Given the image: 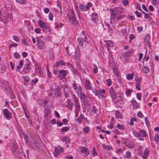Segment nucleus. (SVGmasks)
I'll return each mask as SVG.
<instances>
[{"instance_id": "nucleus-25", "label": "nucleus", "mask_w": 159, "mask_h": 159, "mask_svg": "<svg viewBox=\"0 0 159 159\" xmlns=\"http://www.w3.org/2000/svg\"><path fill=\"white\" fill-rule=\"evenodd\" d=\"M55 27L57 28H61L64 25V24L57 21L55 23Z\"/></svg>"}, {"instance_id": "nucleus-41", "label": "nucleus", "mask_w": 159, "mask_h": 159, "mask_svg": "<svg viewBox=\"0 0 159 159\" xmlns=\"http://www.w3.org/2000/svg\"><path fill=\"white\" fill-rule=\"evenodd\" d=\"M143 71L145 73H148L149 72V69L148 67H147L146 66H144L143 67Z\"/></svg>"}, {"instance_id": "nucleus-26", "label": "nucleus", "mask_w": 159, "mask_h": 159, "mask_svg": "<svg viewBox=\"0 0 159 159\" xmlns=\"http://www.w3.org/2000/svg\"><path fill=\"white\" fill-rule=\"evenodd\" d=\"M70 138L68 137H64L62 139V141L63 142H65L66 144L70 143Z\"/></svg>"}, {"instance_id": "nucleus-54", "label": "nucleus", "mask_w": 159, "mask_h": 159, "mask_svg": "<svg viewBox=\"0 0 159 159\" xmlns=\"http://www.w3.org/2000/svg\"><path fill=\"white\" fill-rule=\"evenodd\" d=\"M48 17L49 19L51 21H52L53 19V15L51 12H50L49 13V14L48 15Z\"/></svg>"}, {"instance_id": "nucleus-12", "label": "nucleus", "mask_w": 159, "mask_h": 159, "mask_svg": "<svg viewBox=\"0 0 159 159\" xmlns=\"http://www.w3.org/2000/svg\"><path fill=\"white\" fill-rule=\"evenodd\" d=\"M81 152L82 153H84L85 156H87L89 153L88 149L85 147H83L81 148Z\"/></svg>"}, {"instance_id": "nucleus-9", "label": "nucleus", "mask_w": 159, "mask_h": 159, "mask_svg": "<svg viewBox=\"0 0 159 159\" xmlns=\"http://www.w3.org/2000/svg\"><path fill=\"white\" fill-rule=\"evenodd\" d=\"M41 142L38 141L37 140H35L32 144V146L35 150H38L40 147Z\"/></svg>"}, {"instance_id": "nucleus-1", "label": "nucleus", "mask_w": 159, "mask_h": 159, "mask_svg": "<svg viewBox=\"0 0 159 159\" xmlns=\"http://www.w3.org/2000/svg\"><path fill=\"white\" fill-rule=\"evenodd\" d=\"M111 22L112 23H117L124 17L121 9L118 7H115L111 9Z\"/></svg>"}, {"instance_id": "nucleus-53", "label": "nucleus", "mask_w": 159, "mask_h": 159, "mask_svg": "<svg viewBox=\"0 0 159 159\" xmlns=\"http://www.w3.org/2000/svg\"><path fill=\"white\" fill-rule=\"evenodd\" d=\"M135 13L136 15L137 16L139 17H140L141 16V13L139 12L138 11L136 10Z\"/></svg>"}, {"instance_id": "nucleus-61", "label": "nucleus", "mask_w": 159, "mask_h": 159, "mask_svg": "<svg viewBox=\"0 0 159 159\" xmlns=\"http://www.w3.org/2000/svg\"><path fill=\"white\" fill-rule=\"evenodd\" d=\"M122 2L124 6H127L128 2L127 0H123Z\"/></svg>"}, {"instance_id": "nucleus-39", "label": "nucleus", "mask_w": 159, "mask_h": 159, "mask_svg": "<svg viewBox=\"0 0 159 159\" xmlns=\"http://www.w3.org/2000/svg\"><path fill=\"white\" fill-rule=\"evenodd\" d=\"M69 129V128L67 127H62L61 129V131L62 132H66L68 131Z\"/></svg>"}, {"instance_id": "nucleus-48", "label": "nucleus", "mask_w": 159, "mask_h": 159, "mask_svg": "<svg viewBox=\"0 0 159 159\" xmlns=\"http://www.w3.org/2000/svg\"><path fill=\"white\" fill-rule=\"evenodd\" d=\"M141 95L142 94L141 93H137L136 98L138 100H141Z\"/></svg>"}, {"instance_id": "nucleus-47", "label": "nucleus", "mask_w": 159, "mask_h": 159, "mask_svg": "<svg viewBox=\"0 0 159 159\" xmlns=\"http://www.w3.org/2000/svg\"><path fill=\"white\" fill-rule=\"evenodd\" d=\"M106 82H107V85L108 86H110L112 83V81L110 79H107L106 80Z\"/></svg>"}, {"instance_id": "nucleus-8", "label": "nucleus", "mask_w": 159, "mask_h": 159, "mask_svg": "<svg viewBox=\"0 0 159 159\" xmlns=\"http://www.w3.org/2000/svg\"><path fill=\"white\" fill-rule=\"evenodd\" d=\"M149 152V149L147 148H146L144 152L141 154V157L143 159H147L148 157Z\"/></svg>"}, {"instance_id": "nucleus-37", "label": "nucleus", "mask_w": 159, "mask_h": 159, "mask_svg": "<svg viewBox=\"0 0 159 159\" xmlns=\"http://www.w3.org/2000/svg\"><path fill=\"white\" fill-rule=\"evenodd\" d=\"M116 127L120 129H124L125 128V126L124 125L119 124L116 125Z\"/></svg>"}, {"instance_id": "nucleus-7", "label": "nucleus", "mask_w": 159, "mask_h": 159, "mask_svg": "<svg viewBox=\"0 0 159 159\" xmlns=\"http://www.w3.org/2000/svg\"><path fill=\"white\" fill-rule=\"evenodd\" d=\"M3 113L5 118L7 120H9L11 118V114L7 109H4L3 110Z\"/></svg>"}, {"instance_id": "nucleus-29", "label": "nucleus", "mask_w": 159, "mask_h": 159, "mask_svg": "<svg viewBox=\"0 0 159 159\" xmlns=\"http://www.w3.org/2000/svg\"><path fill=\"white\" fill-rule=\"evenodd\" d=\"M139 133L141 135V136L143 137H145L147 136L146 134V132L144 130H140Z\"/></svg>"}, {"instance_id": "nucleus-50", "label": "nucleus", "mask_w": 159, "mask_h": 159, "mask_svg": "<svg viewBox=\"0 0 159 159\" xmlns=\"http://www.w3.org/2000/svg\"><path fill=\"white\" fill-rule=\"evenodd\" d=\"M103 148H106L108 150H110L111 149V147L109 146H106V145L105 144H103Z\"/></svg>"}, {"instance_id": "nucleus-42", "label": "nucleus", "mask_w": 159, "mask_h": 159, "mask_svg": "<svg viewBox=\"0 0 159 159\" xmlns=\"http://www.w3.org/2000/svg\"><path fill=\"white\" fill-rule=\"evenodd\" d=\"M144 120L145 123L146 124V125L147 126H149L150 125V124L149 121L148 119V118L147 117H145L144 118Z\"/></svg>"}, {"instance_id": "nucleus-27", "label": "nucleus", "mask_w": 159, "mask_h": 159, "mask_svg": "<svg viewBox=\"0 0 159 159\" xmlns=\"http://www.w3.org/2000/svg\"><path fill=\"white\" fill-rule=\"evenodd\" d=\"M79 7L80 9L82 11H86L87 10L86 9L85 6L82 4H81L79 5Z\"/></svg>"}, {"instance_id": "nucleus-64", "label": "nucleus", "mask_w": 159, "mask_h": 159, "mask_svg": "<svg viewBox=\"0 0 159 159\" xmlns=\"http://www.w3.org/2000/svg\"><path fill=\"white\" fill-rule=\"evenodd\" d=\"M135 38V36L134 35L131 34H129V38L130 39H133Z\"/></svg>"}, {"instance_id": "nucleus-33", "label": "nucleus", "mask_w": 159, "mask_h": 159, "mask_svg": "<svg viewBox=\"0 0 159 159\" xmlns=\"http://www.w3.org/2000/svg\"><path fill=\"white\" fill-rule=\"evenodd\" d=\"M16 2H17L22 5H25L26 3V0H16Z\"/></svg>"}, {"instance_id": "nucleus-31", "label": "nucleus", "mask_w": 159, "mask_h": 159, "mask_svg": "<svg viewBox=\"0 0 159 159\" xmlns=\"http://www.w3.org/2000/svg\"><path fill=\"white\" fill-rule=\"evenodd\" d=\"M133 134L134 136L137 137H139L141 136L140 133L135 130H134L133 131Z\"/></svg>"}, {"instance_id": "nucleus-43", "label": "nucleus", "mask_w": 159, "mask_h": 159, "mask_svg": "<svg viewBox=\"0 0 159 159\" xmlns=\"http://www.w3.org/2000/svg\"><path fill=\"white\" fill-rule=\"evenodd\" d=\"M72 96L75 102H78L79 99H78L77 97L75 94H72Z\"/></svg>"}, {"instance_id": "nucleus-59", "label": "nucleus", "mask_w": 159, "mask_h": 159, "mask_svg": "<svg viewBox=\"0 0 159 159\" xmlns=\"http://www.w3.org/2000/svg\"><path fill=\"white\" fill-rule=\"evenodd\" d=\"M93 71L94 73L96 74L98 72V68L96 65H94L93 66Z\"/></svg>"}, {"instance_id": "nucleus-52", "label": "nucleus", "mask_w": 159, "mask_h": 159, "mask_svg": "<svg viewBox=\"0 0 159 159\" xmlns=\"http://www.w3.org/2000/svg\"><path fill=\"white\" fill-rule=\"evenodd\" d=\"M143 28L142 26H138L137 27V30L138 33H140L143 31Z\"/></svg>"}, {"instance_id": "nucleus-21", "label": "nucleus", "mask_w": 159, "mask_h": 159, "mask_svg": "<svg viewBox=\"0 0 159 159\" xmlns=\"http://www.w3.org/2000/svg\"><path fill=\"white\" fill-rule=\"evenodd\" d=\"M61 91L60 89H59L58 86H57L54 90V94L56 96H59Z\"/></svg>"}, {"instance_id": "nucleus-55", "label": "nucleus", "mask_w": 159, "mask_h": 159, "mask_svg": "<svg viewBox=\"0 0 159 159\" xmlns=\"http://www.w3.org/2000/svg\"><path fill=\"white\" fill-rule=\"evenodd\" d=\"M131 156V153L129 151L127 152L126 153V157L127 158H130Z\"/></svg>"}, {"instance_id": "nucleus-40", "label": "nucleus", "mask_w": 159, "mask_h": 159, "mask_svg": "<svg viewBox=\"0 0 159 159\" xmlns=\"http://www.w3.org/2000/svg\"><path fill=\"white\" fill-rule=\"evenodd\" d=\"M90 110L91 111L93 112L94 113H96L98 110L96 107L93 105L92 107L91 108Z\"/></svg>"}, {"instance_id": "nucleus-46", "label": "nucleus", "mask_w": 159, "mask_h": 159, "mask_svg": "<svg viewBox=\"0 0 159 159\" xmlns=\"http://www.w3.org/2000/svg\"><path fill=\"white\" fill-rule=\"evenodd\" d=\"M142 11L143 13L144 14V18L146 19H149L150 17V16H148V14H147V13H145V12L143 11Z\"/></svg>"}, {"instance_id": "nucleus-56", "label": "nucleus", "mask_w": 159, "mask_h": 159, "mask_svg": "<svg viewBox=\"0 0 159 159\" xmlns=\"http://www.w3.org/2000/svg\"><path fill=\"white\" fill-rule=\"evenodd\" d=\"M14 57L16 59H18L20 57V55L17 52H15L14 54Z\"/></svg>"}, {"instance_id": "nucleus-17", "label": "nucleus", "mask_w": 159, "mask_h": 159, "mask_svg": "<svg viewBox=\"0 0 159 159\" xmlns=\"http://www.w3.org/2000/svg\"><path fill=\"white\" fill-rule=\"evenodd\" d=\"M67 105L66 106L69 108V109L71 111L72 109V107L73 106V103L71 102L70 100L69 99H68L67 100Z\"/></svg>"}, {"instance_id": "nucleus-6", "label": "nucleus", "mask_w": 159, "mask_h": 159, "mask_svg": "<svg viewBox=\"0 0 159 159\" xmlns=\"http://www.w3.org/2000/svg\"><path fill=\"white\" fill-rule=\"evenodd\" d=\"M58 76L62 78H64L66 75L68 73L67 70H58Z\"/></svg>"}, {"instance_id": "nucleus-51", "label": "nucleus", "mask_w": 159, "mask_h": 159, "mask_svg": "<svg viewBox=\"0 0 159 159\" xmlns=\"http://www.w3.org/2000/svg\"><path fill=\"white\" fill-rule=\"evenodd\" d=\"M132 90H130L129 89H127V91H126L125 93L127 96H130L131 95V94L130 93V92H132Z\"/></svg>"}, {"instance_id": "nucleus-2", "label": "nucleus", "mask_w": 159, "mask_h": 159, "mask_svg": "<svg viewBox=\"0 0 159 159\" xmlns=\"http://www.w3.org/2000/svg\"><path fill=\"white\" fill-rule=\"evenodd\" d=\"M67 16L69 21L72 24L75 25H77L79 23V21L76 19V15L73 10H71L70 12L68 13Z\"/></svg>"}, {"instance_id": "nucleus-20", "label": "nucleus", "mask_w": 159, "mask_h": 159, "mask_svg": "<svg viewBox=\"0 0 159 159\" xmlns=\"http://www.w3.org/2000/svg\"><path fill=\"white\" fill-rule=\"evenodd\" d=\"M90 83L89 80H86L85 81V88L88 89H91V87L90 86Z\"/></svg>"}, {"instance_id": "nucleus-22", "label": "nucleus", "mask_w": 159, "mask_h": 159, "mask_svg": "<svg viewBox=\"0 0 159 159\" xmlns=\"http://www.w3.org/2000/svg\"><path fill=\"white\" fill-rule=\"evenodd\" d=\"M104 41L106 43V44L108 47H112L113 46V43L111 41L104 40Z\"/></svg>"}, {"instance_id": "nucleus-36", "label": "nucleus", "mask_w": 159, "mask_h": 159, "mask_svg": "<svg viewBox=\"0 0 159 159\" xmlns=\"http://www.w3.org/2000/svg\"><path fill=\"white\" fill-rule=\"evenodd\" d=\"M134 76V74L132 73L131 74H128L126 75V77L127 79L129 80L133 79Z\"/></svg>"}, {"instance_id": "nucleus-16", "label": "nucleus", "mask_w": 159, "mask_h": 159, "mask_svg": "<svg viewBox=\"0 0 159 159\" xmlns=\"http://www.w3.org/2000/svg\"><path fill=\"white\" fill-rule=\"evenodd\" d=\"M124 143L128 147L132 148L134 147L133 143L132 141H125L124 142Z\"/></svg>"}, {"instance_id": "nucleus-38", "label": "nucleus", "mask_w": 159, "mask_h": 159, "mask_svg": "<svg viewBox=\"0 0 159 159\" xmlns=\"http://www.w3.org/2000/svg\"><path fill=\"white\" fill-rule=\"evenodd\" d=\"M72 87L74 89H75V91L76 92H77V91L78 90V88L77 87V84L76 83H75L74 81V83L72 84Z\"/></svg>"}, {"instance_id": "nucleus-23", "label": "nucleus", "mask_w": 159, "mask_h": 159, "mask_svg": "<svg viewBox=\"0 0 159 159\" xmlns=\"http://www.w3.org/2000/svg\"><path fill=\"white\" fill-rule=\"evenodd\" d=\"M131 103L133 104V107L134 109H137L139 107V104L137 102L134 100H132L131 101Z\"/></svg>"}, {"instance_id": "nucleus-34", "label": "nucleus", "mask_w": 159, "mask_h": 159, "mask_svg": "<svg viewBox=\"0 0 159 159\" xmlns=\"http://www.w3.org/2000/svg\"><path fill=\"white\" fill-rule=\"evenodd\" d=\"M24 79L25 81L24 82L23 84L25 85H27L29 80V77L27 76H26L24 77Z\"/></svg>"}, {"instance_id": "nucleus-60", "label": "nucleus", "mask_w": 159, "mask_h": 159, "mask_svg": "<svg viewBox=\"0 0 159 159\" xmlns=\"http://www.w3.org/2000/svg\"><path fill=\"white\" fill-rule=\"evenodd\" d=\"M155 140L156 142H158V140H159V136L158 134H156L155 135L154 137Z\"/></svg>"}, {"instance_id": "nucleus-3", "label": "nucleus", "mask_w": 159, "mask_h": 159, "mask_svg": "<svg viewBox=\"0 0 159 159\" xmlns=\"http://www.w3.org/2000/svg\"><path fill=\"white\" fill-rule=\"evenodd\" d=\"M82 89L80 86L79 87L77 93V95L80 97V100L83 99L84 100H85L86 98V96L84 92H82Z\"/></svg>"}, {"instance_id": "nucleus-15", "label": "nucleus", "mask_w": 159, "mask_h": 159, "mask_svg": "<svg viewBox=\"0 0 159 159\" xmlns=\"http://www.w3.org/2000/svg\"><path fill=\"white\" fill-rule=\"evenodd\" d=\"M30 63L28 62L24 66L23 71L25 73H29L30 71V69L29 67Z\"/></svg>"}, {"instance_id": "nucleus-63", "label": "nucleus", "mask_w": 159, "mask_h": 159, "mask_svg": "<svg viewBox=\"0 0 159 159\" xmlns=\"http://www.w3.org/2000/svg\"><path fill=\"white\" fill-rule=\"evenodd\" d=\"M96 95L100 98H101L103 97V96L100 94V93L98 91H97L96 93Z\"/></svg>"}, {"instance_id": "nucleus-62", "label": "nucleus", "mask_w": 159, "mask_h": 159, "mask_svg": "<svg viewBox=\"0 0 159 159\" xmlns=\"http://www.w3.org/2000/svg\"><path fill=\"white\" fill-rule=\"evenodd\" d=\"M24 139L26 143H28L29 142V140L28 139V136L26 135H24Z\"/></svg>"}, {"instance_id": "nucleus-10", "label": "nucleus", "mask_w": 159, "mask_h": 159, "mask_svg": "<svg viewBox=\"0 0 159 159\" xmlns=\"http://www.w3.org/2000/svg\"><path fill=\"white\" fill-rule=\"evenodd\" d=\"M37 47L38 48L42 49L43 47V42L40 39L37 38Z\"/></svg>"}, {"instance_id": "nucleus-28", "label": "nucleus", "mask_w": 159, "mask_h": 159, "mask_svg": "<svg viewBox=\"0 0 159 159\" xmlns=\"http://www.w3.org/2000/svg\"><path fill=\"white\" fill-rule=\"evenodd\" d=\"M85 117L82 115H80L77 119L78 121L79 124H81L82 122L83 119H84Z\"/></svg>"}, {"instance_id": "nucleus-58", "label": "nucleus", "mask_w": 159, "mask_h": 159, "mask_svg": "<svg viewBox=\"0 0 159 159\" xmlns=\"http://www.w3.org/2000/svg\"><path fill=\"white\" fill-rule=\"evenodd\" d=\"M34 31L37 34H39L41 33V30L39 28H35Z\"/></svg>"}, {"instance_id": "nucleus-13", "label": "nucleus", "mask_w": 159, "mask_h": 159, "mask_svg": "<svg viewBox=\"0 0 159 159\" xmlns=\"http://www.w3.org/2000/svg\"><path fill=\"white\" fill-rule=\"evenodd\" d=\"M92 18L91 20L94 22L95 23H97L98 22V17L97 14L96 13H93L92 15Z\"/></svg>"}, {"instance_id": "nucleus-11", "label": "nucleus", "mask_w": 159, "mask_h": 159, "mask_svg": "<svg viewBox=\"0 0 159 159\" xmlns=\"http://www.w3.org/2000/svg\"><path fill=\"white\" fill-rule=\"evenodd\" d=\"M110 93L112 99L113 100L116 99L117 98V96L115 94L114 89L112 87L110 88Z\"/></svg>"}, {"instance_id": "nucleus-24", "label": "nucleus", "mask_w": 159, "mask_h": 159, "mask_svg": "<svg viewBox=\"0 0 159 159\" xmlns=\"http://www.w3.org/2000/svg\"><path fill=\"white\" fill-rule=\"evenodd\" d=\"M75 111L77 112H78L80 109V105L78 102H75Z\"/></svg>"}, {"instance_id": "nucleus-19", "label": "nucleus", "mask_w": 159, "mask_h": 159, "mask_svg": "<svg viewBox=\"0 0 159 159\" xmlns=\"http://www.w3.org/2000/svg\"><path fill=\"white\" fill-rule=\"evenodd\" d=\"M66 63L63 61L62 60H60L58 61H56L55 64V66L57 67H58L60 66H65Z\"/></svg>"}, {"instance_id": "nucleus-30", "label": "nucleus", "mask_w": 159, "mask_h": 159, "mask_svg": "<svg viewBox=\"0 0 159 159\" xmlns=\"http://www.w3.org/2000/svg\"><path fill=\"white\" fill-rule=\"evenodd\" d=\"M122 115L119 110H116V117L117 119L121 118Z\"/></svg>"}, {"instance_id": "nucleus-35", "label": "nucleus", "mask_w": 159, "mask_h": 159, "mask_svg": "<svg viewBox=\"0 0 159 159\" xmlns=\"http://www.w3.org/2000/svg\"><path fill=\"white\" fill-rule=\"evenodd\" d=\"M135 80L136 82V84H140L142 81V79L141 78H139L138 77L136 76L135 77Z\"/></svg>"}, {"instance_id": "nucleus-45", "label": "nucleus", "mask_w": 159, "mask_h": 159, "mask_svg": "<svg viewBox=\"0 0 159 159\" xmlns=\"http://www.w3.org/2000/svg\"><path fill=\"white\" fill-rule=\"evenodd\" d=\"M47 70L48 77L49 79H51L52 77L51 73L50 72L48 67L47 68Z\"/></svg>"}, {"instance_id": "nucleus-5", "label": "nucleus", "mask_w": 159, "mask_h": 159, "mask_svg": "<svg viewBox=\"0 0 159 159\" xmlns=\"http://www.w3.org/2000/svg\"><path fill=\"white\" fill-rule=\"evenodd\" d=\"M144 41L146 43V44L147 46L150 48L151 45H150V36L149 34H147L143 38Z\"/></svg>"}, {"instance_id": "nucleus-44", "label": "nucleus", "mask_w": 159, "mask_h": 159, "mask_svg": "<svg viewBox=\"0 0 159 159\" xmlns=\"http://www.w3.org/2000/svg\"><path fill=\"white\" fill-rule=\"evenodd\" d=\"M84 132L85 133H88L89 132V128L88 126H85L83 129Z\"/></svg>"}, {"instance_id": "nucleus-18", "label": "nucleus", "mask_w": 159, "mask_h": 159, "mask_svg": "<svg viewBox=\"0 0 159 159\" xmlns=\"http://www.w3.org/2000/svg\"><path fill=\"white\" fill-rule=\"evenodd\" d=\"M58 147H59V148L61 150L60 151L59 149V148H55L54 152V156L55 157H56L59 154V153H60L61 151H62V148L59 146H58Z\"/></svg>"}, {"instance_id": "nucleus-14", "label": "nucleus", "mask_w": 159, "mask_h": 159, "mask_svg": "<svg viewBox=\"0 0 159 159\" xmlns=\"http://www.w3.org/2000/svg\"><path fill=\"white\" fill-rule=\"evenodd\" d=\"M40 26L43 29V30H47L49 32H50V29L49 27L45 22H44L43 24H42Z\"/></svg>"}, {"instance_id": "nucleus-49", "label": "nucleus", "mask_w": 159, "mask_h": 159, "mask_svg": "<svg viewBox=\"0 0 159 159\" xmlns=\"http://www.w3.org/2000/svg\"><path fill=\"white\" fill-rule=\"evenodd\" d=\"M92 154L94 156H97V153L96 152V151L95 149V148H93L92 149Z\"/></svg>"}, {"instance_id": "nucleus-57", "label": "nucleus", "mask_w": 159, "mask_h": 159, "mask_svg": "<svg viewBox=\"0 0 159 159\" xmlns=\"http://www.w3.org/2000/svg\"><path fill=\"white\" fill-rule=\"evenodd\" d=\"M137 115L139 117L141 118H142L143 117V115L141 111H139L138 112Z\"/></svg>"}, {"instance_id": "nucleus-32", "label": "nucleus", "mask_w": 159, "mask_h": 159, "mask_svg": "<svg viewBox=\"0 0 159 159\" xmlns=\"http://www.w3.org/2000/svg\"><path fill=\"white\" fill-rule=\"evenodd\" d=\"M92 3L91 2H89L87 3L86 5L85 6L86 9L87 11L89 10L90 8L92 6Z\"/></svg>"}, {"instance_id": "nucleus-4", "label": "nucleus", "mask_w": 159, "mask_h": 159, "mask_svg": "<svg viewBox=\"0 0 159 159\" xmlns=\"http://www.w3.org/2000/svg\"><path fill=\"white\" fill-rule=\"evenodd\" d=\"M87 39L86 36H84L83 38L80 37L79 38L77 39V41L78 45L80 47H83V45L84 43L87 42Z\"/></svg>"}]
</instances>
